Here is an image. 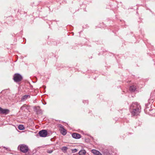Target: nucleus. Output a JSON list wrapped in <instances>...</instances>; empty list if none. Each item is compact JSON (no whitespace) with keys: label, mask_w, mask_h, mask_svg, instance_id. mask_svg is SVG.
Returning a JSON list of instances; mask_svg holds the SVG:
<instances>
[{"label":"nucleus","mask_w":155,"mask_h":155,"mask_svg":"<svg viewBox=\"0 0 155 155\" xmlns=\"http://www.w3.org/2000/svg\"><path fill=\"white\" fill-rule=\"evenodd\" d=\"M141 107L137 103H133L130 107L131 113L133 115H137L140 113Z\"/></svg>","instance_id":"1"},{"label":"nucleus","mask_w":155,"mask_h":155,"mask_svg":"<svg viewBox=\"0 0 155 155\" xmlns=\"http://www.w3.org/2000/svg\"><path fill=\"white\" fill-rule=\"evenodd\" d=\"M18 148H20L21 151L24 153H26L28 150V147L27 145L24 144L19 145Z\"/></svg>","instance_id":"2"},{"label":"nucleus","mask_w":155,"mask_h":155,"mask_svg":"<svg viewBox=\"0 0 155 155\" xmlns=\"http://www.w3.org/2000/svg\"><path fill=\"white\" fill-rule=\"evenodd\" d=\"M22 79V77L19 74H16L14 76L13 79L16 82H18L21 81Z\"/></svg>","instance_id":"3"},{"label":"nucleus","mask_w":155,"mask_h":155,"mask_svg":"<svg viewBox=\"0 0 155 155\" xmlns=\"http://www.w3.org/2000/svg\"><path fill=\"white\" fill-rule=\"evenodd\" d=\"M38 134L40 137H45L48 135L47 132L46 130H45L39 131Z\"/></svg>","instance_id":"4"},{"label":"nucleus","mask_w":155,"mask_h":155,"mask_svg":"<svg viewBox=\"0 0 155 155\" xmlns=\"http://www.w3.org/2000/svg\"><path fill=\"white\" fill-rule=\"evenodd\" d=\"M9 112V110L7 109H3L0 107V113L6 115L8 114Z\"/></svg>","instance_id":"5"},{"label":"nucleus","mask_w":155,"mask_h":155,"mask_svg":"<svg viewBox=\"0 0 155 155\" xmlns=\"http://www.w3.org/2000/svg\"><path fill=\"white\" fill-rule=\"evenodd\" d=\"M72 136L75 139L80 138L81 137V135L77 133H74L72 134Z\"/></svg>","instance_id":"6"},{"label":"nucleus","mask_w":155,"mask_h":155,"mask_svg":"<svg viewBox=\"0 0 155 155\" xmlns=\"http://www.w3.org/2000/svg\"><path fill=\"white\" fill-rule=\"evenodd\" d=\"M34 111L36 112L37 114H39L41 113V110L39 106L35 107H34Z\"/></svg>","instance_id":"7"},{"label":"nucleus","mask_w":155,"mask_h":155,"mask_svg":"<svg viewBox=\"0 0 155 155\" xmlns=\"http://www.w3.org/2000/svg\"><path fill=\"white\" fill-rule=\"evenodd\" d=\"M60 132L64 135H65L67 133L66 130H65L63 126L60 127Z\"/></svg>","instance_id":"8"},{"label":"nucleus","mask_w":155,"mask_h":155,"mask_svg":"<svg viewBox=\"0 0 155 155\" xmlns=\"http://www.w3.org/2000/svg\"><path fill=\"white\" fill-rule=\"evenodd\" d=\"M92 152L95 155H102L99 151L95 150H93Z\"/></svg>","instance_id":"9"},{"label":"nucleus","mask_w":155,"mask_h":155,"mask_svg":"<svg viewBox=\"0 0 155 155\" xmlns=\"http://www.w3.org/2000/svg\"><path fill=\"white\" fill-rule=\"evenodd\" d=\"M30 97V95H25L22 97L21 101H24L26 100L27 99L29 98Z\"/></svg>","instance_id":"10"},{"label":"nucleus","mask_w":155,"mask_h":155,"mask_svg":"<svg viewBox=\"0 0 155 155\" xmlns=\"http://www.w3.org/2000/svg\"><path fill=\"white\" fill-rule=\"evenodd\" d=\"M136 89V86L135 85L131 86L130 87V90L132 92H134Z\"/></svg>","instance_id":"11"},{"label":"nucleus","mask_w":155,"mask_h":155,"mask_svg":"<svg viewBox=\"0 0 155 155\" xmlns=\"http://www.w3.org/2000/svg\"><path fill=\"white\" fill-rule=\"evenodd\" d=\"M86 153V151L84 150H80L78 154L79 155H85Z\"/></svg>","instance_id":"12"},{"label":"nucleus","mask_w":155,"mask_h":155,"mask_svg":"<svg viewBox=\"0 0 155 155\" xmlns=\"http://www.w3.org/2000/svg\"><path fill=\"white\" fill-rule=\"evenodd\" d=\"M68 149V148L67 147H62L61 148V150H62L64 152V153H66Z\"/></svg>","instance_id":"13"},{"label":"nucleus","mask_w":155,"mask_h":155,"mask_svg":"<svg viewBox=\"0 0 155 155\" xmlns=\"http://www.w3.org/2000/svg\"><path fill=\"white\" fill-rule=\"evenodd\" d=\"M18 128L19 130H22L24 129V126L22 125H20L18 127Z\"/></svg>","instance_id":"14"},{"label":"nucleus","mask_w":155,"mask_h":155,"mask_svg":"<svg viewBox=\"0 0 155 155\" xmlns=\"http://www.w3.org/2000/svg\"><path fill=\"white\" fill-rule=\"evenodd\" d=\"M78 151L76 149H74V150H72V152L73 153H75L77 152Z\"/></svg>","instance_id":"15"},{"label":"nucleus","mask_w":155,"mask_h":155,"mask_svg":"<svg viewBox=\"0 0 155 155\" xmlns=\"http://www.w3.org/2000/svg\"><path fill=\"white\" fill-rule=\"evenodd\" d=\"M52 150H48V151L47 152L49 153H52Z\"/></svg>","instance_id":"16"},{"label":"nucleus","mask_w":155,"mask_h":155,"mask_svg":"<svg viewBox=\"0 0 155 155\" xmlns=\"http://www.w3.org/2000/svg\"><path fill=\"white\" fill-rule=\"evenodd\" d=\"M24 107H25V105H24L23 106H22V107H21V109H23V108Z\"/></svg>","instance_id":"17"}]
</instances>
